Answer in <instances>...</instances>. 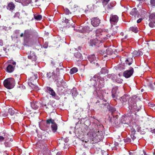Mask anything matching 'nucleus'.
Segmentation results:
<instances>
[{
	"label": "nucleus",
	"instance_id": "obj_1",
	"mask_svg": "<svg viewBox=\"0 0 155 155\" xmlns=\"http://www.w3.org/2000/svg\"><path fill=\"white\" fill-rule=\"evenodd\" d=\"M101 30H96L95 31L96 39L99 41L100 43L104 42L107 39V38L105 36V32L102 31Z\"/></svg>",
	"mask_w": 155,
	"mask_h": 155
},
{
	"label": "nucleus",
	"instance_id": "obj_2",
	"mask_svg": "<svg viewBox=\"0 0 155 155\" xmlns=\"http://www.w3.org/2000/svg\"><path fill=\"white\" fill-rule=\"evenodd\" d=\"M24 36L25 37L29 38H37L38 36L37 32L33 29H30L25 31Z\"/></svg>",
	"mask_w": 155,
	"mask_h": 155
},
{
	"label": "nucleus",
	"instance_id": "obj_3",
	"mask_svg": "<svg viewBox=\"0 0 155 155\" xmlns=\"http://www.w3.org/2000/svg\"><path fill=\"white\" fill-rule=\"evenodd\" d=\"M4 86L8 89H11L15 86V80L12 78H8L5 79L3 82Z\"/></svg>",
	"mask_w": 155,
	"mask_h": 155
},
{
	"label": "nucleus",
	"instance_id": "obj_4",
	"mask_svg": "<svg viewBox=\"0 0 155 155\" xmlns=\"http://www.w3.org/2000/svg\"><path fill=\"white\" fill-rule=\"evenodd\" d=\"M72 5V3H70L68 8H65L64 9V13L66 15L72 16V14L75 12V8Z\"/></svg>",
	"mask_w": 155,
	"mask_h": 155
},
{
	"label": "nucleus",
	"instance_id": "obj_5",
	"mask_svg": "<svg viewBox=\"0 0 155 155\" xmlns=\"http://www.w3.org/2000/svg\"><path fill=\"white\" fill-rule=\"evenodd\" d=\"M104 78H102L98 81V79H97V81L95 82L96 84H93L92 85L96 89V90L97 91V88H101L104 87Z\"/></svg>",
	"mask_w": 155,
	"mask_h": 155
},
{
	"label": "nucleus",
	"instance_id": "obj_6",
	"mask_svg": "<svg viewBox=\"0 0 155 155\" xmlns=\"http://www.w3.org/2000/svg\"><path fill=\"white\" fill-rule=\"evenodd\" d=\"M88 59L91 63L93 66L97 67L99 66V65L97 60L94 54L89 55L88 57Z\"/></svg>",
	"mask_w": 155,
	"mask_h": 155
},
{
	"label": "nucleus",
	"instance_id": "obj_7",
	"mask_svg": "<svg viewBox=\"0 0 155 155\" xmlns=\"http://www.w3.org/2000/svg\"><path fill=\"white\" fill-rule=\"evenodd\" d=\"M129 108L131 112L136 111H138L140 109V107H137L136 103L134 101H133L131 103H130L129 104Z\"/></svg>",
	"mask_w": 155,
	"mask_h": 155
},
{
	"label": "nucleus",
	"instance_id": "obj_8",
	"mask_svg": "<svg viewBox=\"0 0 155 155\" xmlns=\"http://www.w3.org/2000/svg\"><path fill=\"white\" fill-rule=\"evenodd\" d=\"M134 72L133 68L130 67L129 69L124 71L123 72V76L126 78L130 77L133 74Z\"/></svg>",
	"mask_w": 155,
	"mask_h": 155
},
{
	"label": "nucleus",
	"instance_id": "obj_9",
	"mask_svg": "<svg viewBox=\"0 0 155 155\" xmlns=\"http://www.w3.org/2000/svg\"><path fill=\"white\" fill-rule=\"evenodd\" d=\"M103 131L99 130V129H95L94 132L93 136L96 135V138H98L101 139L102 138V136L103 135Z\"/></svg>",
	"mask_w": 155,
	"mask_h": 155
},
{
	"label": "nucleus",
	"instance_id": "obj_10",
	"mask_svg": "<svg viewBox=\"0 0 155 155\" xmlns=\"http://www.w3.org/2000/svg\"><path fill=\"white\" fill-rule=\"evenodd\" d=\"M119 20V17L116 15H111L110 18L111 25L116 24Z\"/></svg>",
	"mask_w": 155,
	"mask_h": 155
},
{
	"label": "nucleus",
	"instance_id": "obj_11",
	"mask_svg": "<svg viewBox=\"0 0 155 155\" xmlns=\"http://www.w3.org/2000/svg\"><path fill=\"white\" fill-rule=\"evenodd\" d=\"M100 44L99 41L96 39L95 37L91 39L89 42L90 45L92 47H99Z\"/></svg>",
	"mask_w": 155,
	"mask_h": 155
},
{
	"label": "nucleus",
	"instance_id": "obj_12",
	"mask_svg": "<svg viewBox=\"0 0 155 155\" xmlns=\"http://www.w3.org/2000/svg\"><path fill=\"white\" fill-rule=\"evenodd\" d=\"M46 76L48 78H50L52 76L53 78L55 79L56 78H58V76H59V74L55 73L54 71H51L48 73L47 72Z\"/></svg>",
	"mask_w": 155,
	"mask_h": 155
},
{
	"label": "nucleus",
	"instance_id": "obj_13",
	"mask_svg": "<svg viewBox=\"0 0 155 155\" xmlns=\"http://www.w3.org/2000/svg\"><path fill=\"white\" fill-rule=\"evenodd\" d=\"M45 107V110L46 111H51L53 109V107L49 103L46 104L44 102H42L41 103L40 107L44 108Z\"/></svg>",
	"mask_w": 155,
	"mask_h": 155
},
{
	"label": "nucleus",
	"instance_id": "obj_14",
	"mask_svg": "<svg viewBox=\"0 0 155 155\" xmlns=\"http://www.w3.org/2000/svg\"><path fill=\"white\" fill-rule=\"evenodd\" d=\"M101 20L97 17L91 19V24L94 27L99 26Z\"/></svg>",
	"mask_w": 155,
	"mask_h": 155
},
{
	"label": "nucleus",
	"instance_id": "obj_15",
	"mask_svg": "<svg viewBox=\"0 0 155 155\" xmlns=\"http://www.w3.org/2000/svg\"><path fill=\"white\" fill-rule=\"evenodd\" d=\"M130 14L132 16L133 18H137L139 17V13L136 8H134L132 9Z\"/></svg>",
	"mask_w": 155,
	"mask_h": 155
},
{
	"label": "nucleus",
	"instance_id": "obj_16",
	"mask_svg": "<svg viewBox=\"0 0 155 155\" xmlns=\"http://www.w3.org/2000/svg\"><path fill=\"white\" fill-rule=\"evenodd\" d=\"M111 31L112 32V35L114 36L116 34L119 30V26L117 24L111 25Z\"/></svg>",
	"mask_w": 155,
	"mask_h": 155
},
{
	"label": "nucleus",
	"instance_id": "obj_17",
	"mask_svg": "<svg viewBox=\"0 0 155 155\" xmlns=\"http://www.w3.org/2000/svg\"><path fill=\"white\" fill-rule=\"evenodd\" d=\"M129 98V96L127 94L124 95L120 98V101L123 105H125L127 103V100Z\"/></svg>",
	"mask_w": 155,
	"mask_h": 155
},
{
	"label": "nucleus",
	"instance_id": "obj_18",
	"mask_svg": "<svg viewBox=\"0 0 155 155\" xmlns=\"http://www.w3.org/2000/svg\"><path fill=\"white\" fill-rule=\"evenodd\" d=\"M59 80H60V83H59V80L58 78H56L55 79V82L57 87H58L62 86L65 83L63 79L60 78H59Z\"/></svg>",
	"mask_w": 155,
	"mask_h": 155
},
{
	"label": "nucleus",
	"instance_id": "obj_19",
	"mask_svg": "<svg viewBox=\"0 0 155 155\" xmlns=\"http://www.w3.org/2000/svg\"><path fill=\"white\" fill-rule=\"evenodd\" d=\"M38 78V76L37 74H34L33 73H32L31 74L29 78L30 82L31 84L34 85V84L33 83L35 81H36V79Z\"/></svg>",
	"mask_w": 155,
	"mask_h": 155
},
{
	"label": "nucleus",
	"instance_id": "obj_20",
	"mask_svg": "<svg viewBox=\"0 0 155 155\" xmlns=\"http://www.w3.org/2000/svg\"><path fill=\"white\" fill-rule=\"evenodd\" d=\"M31 106L32 108L34 109H37L40 106V107L41 104L39 102L34 101L31 102Z\"/></svg>",
	"mask_w": 155,
	"mask_h": 155
},
{
	"label": "nucleus",
	"instance_id": "obj_21",
	"mask_svg": "<svg viewBox=\"0 0 155 155\" xmlns=\"http://www.w3.org/2000/svg\"><path fill=\"white\" fill-rule=\"evenodd\" d=\"M149 14V20L150 21L153 22V23H155V13L150 12Z\"/></svg>",
	"mask_w": 155,
	"mask_h": 155
},
{
	"label": "nucleus",
	"instance_id": "obj_22",
	"mask_svg": "<svg viewBox=\"0 0 155 155\" xmlns=\"http://www.w3.org/2000/svg\"><path fill=\"white\" fill-rule=\"evenodd\" d=\"M117 88H113L112 90V97L113 98H115L117 99V97L118 96L117 93Z\"/></svg>",
	"mask_w": 155,
	"mask_h": 155
},
{
	"label": "nucleus",
	"instance_id": "obj_23",
	"mask_svg": "<svg viewBox=\"0 0 155 155\" xmlns=\"http://www.w3.org/2000/svg\"><path fill=\"white\" fill-rule=\"evenodd\" d=\"M47 91L49 93L50 95L53 96L55 97L56 94L54 90L50 87H47Z\"/></svg>",
	"mask_w": 155,
	"mask_h": 155
},
{
	"label": "nucleus",
	"instance_id": "obj_24",
	"mask_svg": "<svg viewBox=\"0 0 155 155\" xmlns=\"http://www.w3.org/2000/svg\"><path fill=\"white\" fill-rule=\"evenodd\" d=\"M7 8L9 10H13L15 8V4L12 2H10L7 6Z\"/></svg>",
	"mask_w": 155,
	"mask_h": 155
},
{
	"label": "nucleus",
	"instance_id": "obj_25",
	"mask_svg": "<svg viewBox=\"0 0 155 155\" xmlns=\"http://www.w3.org/2000/svg\"><path fill=\"white\" fill-rule=\"evenodd\" d=\"M18 111L15 110L14 108H10L8 110V112L11 115H13L15 114H18Z\"/></svg>",
	"mask_w": 155,
	"mask_h": 155
},
{
	"label": "nucleus",
	"instance_id": "obj_26",
	"mask_svg": "<svg viewBox=\"0 0 155 155\" xmlns=\"http://www.w3.org/2000/svg\"><path fill=\"white\" fill-rule=\"evenodd\" d=\"M14 66L11 64H9L7 67L6 71L9 73H11L14 71Z\"/></svg>",
	"mask_w": 155,
	"mask_h": 155
},
{
	"label": "nucleus",
	"instance_id": "obj_27",
	"mask_svg": "<svg viewBox=\"0 0 155 155\" xmlns=\"http://www.w3.org/2000/svg\"><path fill=\"white\" fill-rule=\"evenodd\" d=\"M125 64L129 65H131L133 63V59L132 58H128L125 59Z\"/></svg>",
	"mask_w": 155,
	"mask_h": 155
},
{
	"label": "nucleus",
	"instance_id": "obj_28",
	"mask_svg": "<svg viewBox=\"0 0 155 155\" xmlns=\"http://www.w3.org/2000/svg\"><path fill=\"white\" fill-rule=\"evenodd\" d=\"M129 30L135 33H137L138 31V27L135 25L130 27L129 29Z\"/></svg>",
	"mask_w": 155,
	"mask_h": 155
},
{
	"label": "nucleus",
	"instance_id": "obj_29",
	"mask_svg": "<svg viewBox=\"0 0 155 155\" xmlns=\"http://www.w3.org/2000/svg\"><path fill=\"white\" fill-rule=\"evenodd\" d=\"M110 103L109 102V101H108L107 103H104L101 104V108H108V107L110 106Z\"/></svg>",
	"mask_w": 155,
	"mask_h": 155
},
{
	"label": "nucleus",
	"instance_id": "obj_30",
	"mask_svg": "<svg viewBox=\"0 0 155 155\" xmlns=\"http://www.w3.org/2000/svg\"><path fill=\"white\" fill-rule=\"evenodd\" d=\"M75 57L77 58V60L79 61L82 59V57L81 54L80 52H77L74 54Z\"/></svg>",
	"mask_w": 155,
	"mask_h": 155
},
{
	"label": "nucleus",
	"instance_id": "obj_31",
	"mask_svg": "<svg viewBox=\"0 0 155 155\" xmlns=\"http://www.w3.org/2000/svg\"><path fill=\"white\" fill-rule=\"evenodd\" d=\"M28 58L29 59L31 60L32 61H34L35 62H36L37 58L36 56L34 54L32 55H29L28 56Z\"/></svg>",
	"mask_w": 155,
	"mask_h": 155
},
{
	"label": "nucleus",
	"instance_id": "obj_32",
	"mask_svg": "<svg viewBox=\"0 0 155 155\" xmlns=\"http://www.w3.org/2000/svg\"><path fill=\"white\" fill-rule=\"evenodd\" d=\"M115 2H112L107 5V9L110 10L112 9V8L114 6Z\"/></svg>",
	"mask_w": 155,
	"mask_h": 155
},
{
	"label": "nucleus",
	"instance_id": "obj_33",
	"mask_svg": "<svg viewBox=\"0 0 155 155\" xmlns=\"http://www.w3.org/2000/svg\"><path fill=\"white\" fill-rule=\"evenodd\" d=\"M148 86L150 88V90L152 91L155 90V82L153 84L152 83H149Z\"/></svg>",
	"mask_w": 155,
	"mask_h": 155
},
{
	"label": "nucleus",
	"instance_id": "obj_34",
	"mask_svg": "<svg viewBox=\"0 0 155 155\" xmlns=\"http://www.w3.org/2000/svg\"><path fill=\"white\" fill-rule=\"evenodd\" d=\"M34 18L37 21L41 20L42 19V16L40 15L34 14Z\"/></svg>",
	"mask_w": 155,
	"mask_h": 155
},
{
	"label": "nucleus",
	"instance_id": "obj_35",
	"mask_svg": "<svg viewBox=\"0 0 155 155\" xmlns=\"http://www.w3.org/2000/svg\"><path fill=\"white\" fill-rule=\"evenodd\" d=\"M51 127L53 132H55L56 131L57 129V126L55 123L51 125Z\"/></svg>",
	"mask_w": 155,
	"mask_h": 155
},
{
	"label": "nucleus",
	"instance_id": "obj_36",
	"mask_svg": "<svg viewBox=\"0 0 155 155\" xmlns=\"http://www.w3.org/2000/svg\"><path fill=\"white\" fill-rule=\"evenodd\" d=\"M107 109L109 111H110L112 113V114H113V113L116 110V108L110 105L109 107H108Z\"/></svg>",
	"mask_w": 155,
	"mask_h": 155
},
{
	"label": "nucleus",
	"instance_id": "obj_37",
	"mask_svg": "<svg viewBox=\"0 0 155 155\" xmlns=\"http://www.w3.org/2000/svg\"><path fill=\"white\" fill-rule=\"evenodd\" d=\"M54 123H55L54 120L51 118L48 119L46 121V123L47 124H52Z\"/></svg>",
	"mask_w": 155,
	"mask_h": 155
},
{
	"label": "nucleus",
	"instance_id": "obj_38",
	"mask_svg": "<svg viewBox=\"0 0 155 155\" xmlns=\"http://www.w3.org/2000/svg\"><path fill=\"white\" fill-rule=\"evenodd\" d=\"M113 52V50L111 48H108L106 50V54L107 55H110L112 54Z\"/></svg>",
	"mask_w": 155,
	"mask_h": 155
},
{
	"label": "nucleus",
	"instance_id": "obj_39",
	"mask_svg": "<svg viewBox=\"0 0 155 155\" xmlns=\"http://www.w3.org/2000/svg\"><path fill=\"white\" fill-rule=\"evenodd\" d=\"M99 77L96 75H95L94 76L93 78H91L90 79V81L92 82H96L97 81V79H99L98 77Z\"/></svg>",
	"mask_w": 155,
	"mask_h": 155
},
{
	"label": "nucleus",
	"instance_id": "obj_40",
	"mask_svg": "<svg viewBox=\"0 0 155 155\" xmlns=\"http://www.w3.org/2000/svg\"><path fill=\"white\" fill-rule=\"evenodd\" d=\"M48 134L43 132L42 133L41 135V138L43 140H46L48 138Z\"/></svg>",
	"mask_w": 155,
	"mask_h": 155
},
{
	"label": "nucleus",
	"instance_id": "obj_41",
	"mask_svg": "<svg viewBox=\"0 0 155 155\" xmlns=\"http://www.w3.org/2000/svg\"><path fill=\"white\" fill-rule=\"evenodd\" d=\"M7 48L5 47H3V49H1V51H0V52L2 54H0V55H4V54H6L7 52Z\"/></svg>",
	"mask_w": 155,
	"mask_h": 155
},
{
	"label": "nucleus",
	"instance_id": "obj_42",
	"mask_svg": "<svg viewBox=\"0 0 155 155\" xmlns=\"http://www.w3.org/2000/svg\"><path fill=\"white\" fill-rule=\"evenodd\" d=\"M78 71V69L77 68L75 67H74L71 69L70 72L71 74H72L77 72Z\"/></svg>",
	"mask_w": 155,
	"mask_h": 155
},
{
	"label": "nucleus",
	"instance_id": "obj_43",
	"mask_svg": "<svg viewBox=\"0 0 155 155\" xmlns=\"http://www.w3.org/2000/svg\"><path fill=\"white\" fill-rule=\"evenodd\" d=\"M101 5V2H97L94 5H92V6L95 8L99 7Z\"/></svg>",
	"mask_w": 155,
	"mask_h": 155
},
{
	"label": "nucleus",
	"instance_id": "obj_44",
	"mask_svg": "<svg viewBox=\"0 0 155 155\" xmlns=\"http://www.w3.org/2000/svg\"><path fill=\"white\" fill-rule=\"evenodd\" d=\"M90 29V27L88 26H84L83 28V30L84 31L87 33L89 32L90 31H91Z\"/></svg>",
	"mask_w": 155,
	"mask_h": 155
},
{
	"label": "nucleus",
	"instance_id": "obj_45",
	"mask_svg": "<svg viewBox=\"0 0 155 155\" xmlns=\"http://www.w3.org/2000/svg\"><path fill=\"white\" fill-rule=\"evenodd\" d=\"M71 92L72 93V96H75L78 94L77 91L75 88H73L71 90Z\"/></svg>",
	"mask_w": 155,
	"mask_h": 155
},
{
	"label": "nucleus",
	"instance_id": "obj_46",
	"mask_svg": "<svg viewBox=\"0 0 155 155\" xmlns=\"http://www.w3.org/2000/svg\"><path fill=\"white\" fill-rule=\"evenodd\" d=\"M108 73L107 70L104 68H102L101 71V74H105Z\"/></svg>",
	"mask_w": 155,
	"mask_h": 155
},
{
	"label": "nucleus",
	"instance_id": "obj_47",
	"mask_svg": "<svg viewBox=\"0 0 155 155\" xmlns=\"http://www.w3.org/2000/svg\"><path fill=\"white\" fill-rule=\"evenodd\" d=\"M20 13L19 12H17L13 16L14 18H20Z\"/></svg>",
	"mask_w": 155,
	"mask_h": 155
},
{
	"label": "nucleus",
	"instance_id": "obj_48",
	"mask_svg": "<svg viewBox=\"0 0 155 155\" xmlns=\"http://www.w3.org/2000/svg\"><path fill=\"white\" fill-rule=\"evenodd\" d=\"M132 54L133 57H136L138 56V51H134L132 53Z\"/></svg>",
	"mask_w": 155,
	"mask_h": 155
},
{
	"label": "nucleus",
	"instance_id": "obj_49",
	"mask_svg": "<svg viewBox=\"0 0 155 155\" xmlns=\"http://www.w3.org/2000/svg\"><path fill=\"white\" fill-rule=\"evenodd\" d=\"M122 142H123V140L120 141L119 143L115 141L114 144L116 146L119 147L121 145Z\"/></svg>",
	"mask_w": 155,
	"mask_h": 155
},
{
	"label": "nucleus",
	"instance_id": "obj_50",
	"mask_svg": "<svg viewBox=\"0 0 155 155\" xmlns=\"http://www.w3.org/2000/svg\"><path fill=\"white\" fill-rule=\"evenodd\" d=\"M104 5H107L110 0H101Z\"/></svg>",
	"mask_w": 155,
	"mask_h": 155
},
{
	"label": "nucleus",
	"instance_id": "obj_51",
	"mask_svg": "<svg viewBox=\"0 0 155 155\" xmlns=\"http://www.w3.org/2000/svg\"><path fill=\"white\" fill-rule=\"evenodd\" d=\"M124 142L125 143H128L131 141V139L129 138H127L124 140Z\"/></svg>",
	"mask_w": 155,
	"mask_h": 155
},
{
	"label": "nucleus",
	"instance_id": "obj_52",
	"mask_svg": "<svg viewBox=\"0 0 155 155\" xmlns=\"http://www.w3.org/2000/svg\"><path fill=\"white\" fill-rule=\"evenodd\" d=\"M7 135V134H5L4 135V137H3L2 136H0V141H2L6 137Z\"/></svg>",
	"mask_w": 155,
	"mask_h": 155
},
{
	"label": "nucleus",
	"instance_id": "obj_53",
	"mask_svg": "<svg viewBox=\"0 0 155 155\" xmlns=\"http://www.w3.org/2000/svg\"><path fill=\"white\" fill-rule=\"evenodd\" d=\"M51 154L54 155H61V153L60 152H57L56 151H54Z\"/></svg>",
	"mask_w": 155,
	"mask_h": 155
},
{
	"label": "nucleus",
	"instance_id": "obj_54",
	"mask_svg": "<svg viewBox=\"0 0 155 155\" xmlns=\"http://www.w3.org/2000/svg\"><path fill=\"white\" fill-rule=\"evenodd\" d=\"M150 3L152 6H155V0H150Z\"/></svg>",
	"mask_w": 155,
	"mask_h": 155
},
{
	"label": "nucleus",
	"instance_id": "obj_55",
	"mask_svg": "<svg viewBox=\"0 0 155 155\" xmlns=\"http://www.w3.org/2000/svg\"><path fill=\"white\" fill-rule=\"evenodd\" d=\"M149 25L151 28H153L154 26V24L153 22L150 21V22L149 23Z\"/></svg>",
	"mask_w": 155,
	"mask_h": 155
},
{
	"label": "nucleus",
	"instance_id": "obj_56",
	"mask_svg": "<svg viewBox=\"0 0 155 155\" xmlns=\"http://www.w3.org/2000/svg\"><path fill=\"white\" fill-rule=\"evenodd\" d=\"M143 51L141 50L140 49V50H138V56H140V55H142L143 54Z\"/></svg>",
	"mask_w": 155,
	"mask_h": 155
},
{
	"label": "nucleus",
	"instance_id": "obj_57",
	"mask_svg": "<svg viewBox=\"0 0 155 155\" xmlns=\"http://www.w3.org/2000/svg\"><path fill=\"white\" fill-rule=\"evenodd\" d=\"M129 154L130 155H137L136 153L134 151L130 152Z\"/></svg>",
	"mask_w": 155,
	"mask_h": 155
},
{
	"label": "nucleus",
	"instance_id": "obj_58",
	"mask_svg": "<svg viewBox=\"0 0 155 155\" xmlns=\"http://www.w3.org/2000/svg\"><path fill=\"white\" fill-rule=\"evenodd\" d=\"M11 63L12 64V66H14V68H15V65L16 64V62L12 61V62H11Z\"/></svg>",
	"mask_w": 155,
	"mask_h": 155
},
{
	"label": "nucleus",
	"instance_id": "obj_59",
	"mask_svg": "<svg viewBox=\"0 0 155 155\" xmlns=\"http://www.w3.org/2000/svg\"><path fill=\"white\" fill-rule=\"evenodd\" d=\"M92 5H87V7L88 10H90L92 8Z\"/></svg>",
	"mask_w": 155,
	"mask_h": 155
},
{
	"label": "nucleus",
	"instance_id": "obj_60",
	"mask_svg": "<svg viewBox=\"0 0 155 155\" xmlns=\"http://www.w3.org/2000/svg\"><path fill=\"white\" fill-rule=\"evenodd\" d=\"M116 81L118 83H121L122 82L123 80L121 79H120V80H117Z\"/></svg>",
	"mask_w": 155,
	"mask_h": 155
},
{
	"label": "nucleus",
	"instance_id": "obj_61",
	"mask_svg": "<svg viewBox=\"0 0 155 155\" xmlns=\"http://www.w3.org/2000/svg\"><path fill=\"white\" fill-rule=\"evenodd\" d=\"M70 21V20H69V19H67V18H65V20H64L65 22L66 23H70V22H69V21Z\"/></svg>",
	"mask_w": 155,
	"mask_h": 155
},
{
	"label": "nucleus",
	"instance_id": "obj_62",
	"mask_svg": "<svg viewBox=\"0 0 155 155\" xmlns=\"http://www.w3.org/2000/svg\"><path fill=\"white\" fill-rule=\"evenodd\" d=\"M142 20V18H140L137 21V22L138 23H140Z\"/></svg>",
	"mask_w": 155,
	"mask_h": 155
},
{
	"label": "nucleus",
	"instance_id": "obj_63",
	"mask_svg": "<svg viewBox=\"0 0 155 155\" xmlns=\"http://www.w3.org/2000/svg\"><path fill=\"white\" fill-rule=\"evenodd\" d=\"M100 54H104V51L103 50H101L99 51Z\"/></svg>",
	"mask_w": 155,
	"mask_h": 155
},
{
	"label": "nucleus",
	"instance_id": "obj_64",
	"mask_svg": "<svg viewBox=\"0 0 155 155\" xmlns=\"http://www.w3.org/2000/svg\"><path fill=\"white\" fill-rule=\"evenodd\" d=\"M3 45V41L2 40H0V46H2Z\"/></svg>",
	"mask_w": 155,
	"mask_h": 155
}]
</instances>
